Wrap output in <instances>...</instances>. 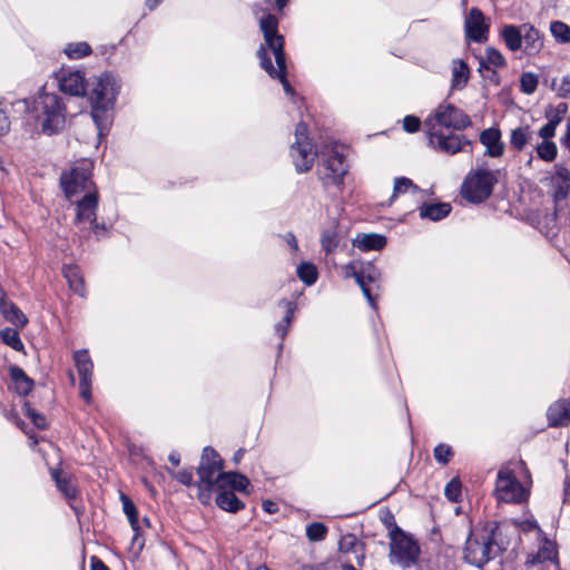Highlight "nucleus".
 <instances>
[{
  "mask_svg": "<svg viewBox=\"0 0 570 570\" xmlns=\"http://www.w3.org/2000/svg\"><path fill=\"white\" fill-rule=\"evenodd\" d=\"M63 51L71 59H80L90 55L91 48L87 42H77L69 43Z\"/></svg>",
  "mask_w": 570,
  "mask_h": 570,
  "instance_id": "nucleus-42",
  "label": "nucleus"
},
{
  "mask_svg": "<svg viewBox=\"0 0 570 570\" xmlns=\"http://www.w3.org/2000/svg\"><path fill=\"white\" fill-rule=\"evenodd\" d=\"M550 31L553 38L560 43L570 42V27L562 21H552L550 23Z\"/></svg>",
  "mask_w": 570,
  "mask_h": 570,
  "instance_id": "nucleus-38",
  "label": "nucleus"
},
{
  "mask_svg": "<svg viewBox=\"0 0 570 570\" xmlns=\"http://www.w3.org/2000/svg\"><path fill=\"white\" fill-rule=\"evenodd\" d=\"M298 278L307 286L313 285L317 281V269L314 264L303 262L297 266Z\"/></svg>",
  "mask_w": 570,
  "mask_h": 570,
  "instance_id": "nucleus-36",
  "label": "nucleus"
},
{
  "mask_svg": "<svg viewBox=\"0 0 570 570\" xmlns=\"http://www.w3.org/2000/svg\"><path fill=\"white\" fill-rule=\"evenodd\" d=\"M126 515H127V518L129 520V523H130L132 530L135 531V535L132 538V542L135 543L138 540V530H139L137 510L135 511L134 514L127 513Z\"/></svg>",
  "mask_w": 570,
  "mask_h": 570,
  "instance_id": "nucleus-59",
  "label": "nucleus"
},
{
  "mask_svg": "<svg viewBox=\"0 0 570 570\" xmlns=\"http://www.w3.org/2000/svg\"><path fill=\"white\" fill-rule=\"evenodd\" d=\"M489 23L478 8H471L464 22L466 38L474 42H484L488 39Z\"/></svg>",
  "mask_w": 570,
  "mask_h": 570,
  "instance_id": "nucleus-15",
  "label": "nucleus"
},
{
  "mask_svg": "<svg viewBox=\"0 0 570 570\" xmlns=\"http://www.w3.org/2000/svg\"><path fill=\"white\" fill-rule=\"evenodd\" d=\"M543 47V39L538 29L532 24H522V50L528 56H533L540 52Z\"/></svg>",
  "mask_w": 570,
  "mask_h": 570,
  "instance_id": "nucleus-21",
  "label": "nucleus"
},
{
  "mask_svg": "<svg viewBox=\"0 0 570 570\" xmlns=\"http://www.w3.org/2000/svg\"><path fill=\"white\" fill-rule=\"evenodd\" d=\"M59 89L70 96H83L86 94L85 73L80 70L62 69L58 75Z\"/></svg>",
  "mask_w": 570,
  "mask_h": 570,
  "instance_id": "nucleus-16",
  "label": "nucleus"
},
{
  "mask_svg": "<svg viewBox=\"0 0 570 570\" xmlns=\"http://www.w3.org/2000/svg\"><path fill=\"white\" fill-rule=\"evenodd\" d=\"M52 478L56 482L59 491L68 499H75L77 495V489L70 479L66 475H62L60 471L53 470Z\"/></svg>",
  "mask_w": 570,
  "mask_h": 570,
  "instance_id": "nucleus-34",
  "label": "nucleus"
},
{
  "mask_svg": "<svg viewBox=\"0 0 570 570\" xmlns=\"http://www.w3.org/2000/svg\"><path fill=\"white\" fill-rule=\"evenodd\" d=\"M309 140L307 137V125L303 121L298 122L295 129V141H306Z\"/></svg>",
  "mask_w": 570,
  "mask_h": 570,
  "instance_id": "nucleus-58",
  "label": "nucleus"
},
{
  "mask_svg": "<svg viewBox=\"0 0 570 570\" xmlns=\"http://www.w3.org/2000/svg\"><path fill=\"white\" fill-rule=\"evenodd\" d=\"M360 547L361 543L358 542L356 535L352 533L344 534L338 542L340 552L345 554L351 552L355 553L356 563L358 567H362L364 563V553H357Z\"/></svg>",
  "mask_w": 570,
  "mask_h": 570,
  "instance_id": "nucleus-30",
  "label": "nucleus"
},
{
  "mask_svg": "<svg viewBox=\"0 0 570 570\" xmlns=\"http://www.w3.org/2000/svg\"><path fill=\"white\" fill-rule=\"evenodd\" d=\"M515 524L522 532H530L534 530L537 531L538 538L544 535V532L542 531L538 522L533 519L515 522Z\"/></svg>",
  "mask_w": 570,
  "mask_h": 570,
  "instance_id": "nucleus-49",
  "label": "nucleus"
},
{
  "mask_svg": "<svg viewBox=\"0 0 570 570\" xmlns=\"http://www.w3.org/2000/svg\"><path fill=\"white\" fill-rule=\"evenodd\" d=\"M31 112L42 117V131L47 135L58 132L65 125V111L60 97L56 94L41 91L32 101Z\"/></svg>",
  "mask_w": 570,
  "mask_h": 570,
  "instance_id": "nucleus-4",
  "label": "nucleus"
},
{
  "mask_svg": "<svg viewBox=\"0 0 570 570\" xmlns=\"http://www.w3.org/2000/svg\"><path fill=\"white\" fill-rule=\"evenodd\" d=\"M390 539L391 561L403 568L415 564L420 554V547L413 537L395 525L390 532Z\"/></svg>",
  "mask_w": 570,
  "mask_h": 570,
  "instance_id": "nucleus-9",
  "label": "nucleus"
},
{
  "mask_svg": "<svg viewBox=\"0 0 570 570\" xmlns=\"http://www.w3.org/2000/svg\"><path fill=\"white\" fill-rule=\"evenodd\" d=\"M29 417L31 419L32 423L39 428L45 429L46 428V419L43 415L36 413L35 411L29 412Z\"/></svg>",
  "mask_w": 570,
  "mask_h": 570,
  "instance_id": "nucleus-61",
  "label": "nucleus"
},
{
  "mask_svg": "<svg viewBox=\"0 0 570 570\" xmlns=\"http://www.w3.org/2000/svg\"><path fill=\"white\" fill-rule=\"evenodd\" d=\"M171 475L184 485H191L193 483V471L190 469H184L178 472H170Z\"/></svg>",
  "mask_w": 570,
  "mask_h": 570,
  "instance_id": "nucleus-53",
  "label": "nucleus"
},
{
  "mask_svg": "<svg viewBox=\"0 0 570 570\" xmlns=\"http://www.w3.org/2000/svg\"><path fill=\"white\" fill-rule=\"evenodd\" d=\"M429 144L432 148L448 155H454L463 150L464 146H470L471 141L463 135H456L452 131L439 130L432 127L431 131H425Z\"/></svg>",
  "mask_w": 570,
  "mask_h": 570,
  "instance_id": "nucleus-11",
  "label": "nucleus"
},
{
  "mask_svg": "<svg viewBox=\"0 0 570 570\" xmlns=\"http://www.w3.org/2000/svg\"><path fill=\"white\" fill-rule=\"evenodd\" d=\"M480 141L485 146V155L489 157H501L504 145L501 141V131L498 128H488L480 134Z\"/></svg>",
  "mask_w": 570,
  "mask_h": 570,
  "instance_id": "nucleus-19",
  "label": "nucleus"
},
{
  "mask_svg": "<svg viewBox=\"0 0 570 570\" xmlns=\"http://www.w3.org/2000/svg\"><path fill=\"white\" fill-rule=\"evenodd\" d=\"M62 273L70 289L79 296H85V284L79 268L71 265L63 266Z\"/></svg>",
  "mask_w": 570,
  "mask_h": 570,
  "instance_id": "nucleus-31",
  "label": "nucleus"
},
{
  "mask_svg": "<svg viewBox=\"0 0 570 570\" xmlns=\"http://www.w3.org/2000/svg\"><path fill=\"white\" fill-rule=\"evenodd\" d=\"M122 510L125 514L131 513L134 514L137 510L134 502L125 494H121Z\"/></svg>",
  "mask_w": 570,
  "mask_h": 570,
  "instance_id": "nucleus-62",
  "label": "nucleus"
},
{
  "mask_svg": "<svg viewBox=\"0 0 570 570\" xmlns=\"http://www.w3.org/2000/svg\"><path fill=\"white\" fill-rule=\"evenodd\" d=\"M470 77L468 65L463 60H454L452 66L451 85L454 89H462L466 86Z\"/></svg>",
  "mask_w": 570,
  "mask_h": 570,
  "instance_id": "nucleus-33",
  "label": "nucleus"
},
{
  "mask_svg": "<svg viewBox=\"0 0 570 570\" xmlns=\"http://www.w3.org/2000/svg\"><path fill=\"white\" fill-rule=\"evenodd\" d=\"M321 244L325 252L331 253L338 244L335 230H324L321 237Z\"/></svg>",
  "mask_w": 570,
  "mask_h": 570,
  "instance_id": "nucleus-46",
  "label": "nucleus"
},
{
  "mask_svg": "<svg viewBox=\"0 0 570 570\" xmlns=\"http://www.w3.org/2000/svg\"><path fill=\"white\" fill-rule=\"evenodd\" d=\"M73 361L80 380H91L94 364L88 350H79L73 353Z\"/></svg>",
  "mask_w": 570,
  "mask_h": 570,
  "instance_id": "nucleus-28",
  "label": "nucleus"
},
{
  "mask_svg": "<svg viewBox=\"0 0 570 570\" xmlns=\"http://www.w3.org/2000/svg\"><path fill=\"white\" fill-rule=\"evenodd\" d=\"M358 286L361 287L363 295L370 303V305L375 308V297L372 294V288L370 284H377L381 279V272L379 268L371 262H361V267L358 271Z\"/></svg>",
  "mask_w": 570,
  "mask_h": 570,
  "instance_id": "nucleus-18",
  "label": "nucleus"
},
{
  "mask_svg": "<svg viewBox=\"0 0 570 570\" xmlns=\"http://www.w3.org/2000/svg\"><path fill=\"white\" fill-rule=\"evenodd\" d=\"M556 168H557V171H556L554 179L557 180V184H558L557 195L564 197L567 194V190L570 187V170H568L566 167L559 166V165H557Z\"/></svg>",
  "mask_w": 570,
  "mask_h": 570,
  "instance_id": "nucleus-39",
  "label": "nucleus"
},
{
  "mask_svg": "<svg viewBox=\"0 0 570 570\" xmlns=\"http://www.w3.org/2000/svg\"><path fill=\"white\" fill-rule=\"evenodd\" d=\"M1 341L13 348L17 352H21L23 350V343L19 336V332L11 327H6L0 331Z\"/></svg>",
  "mask_w": 570,
  "mask_h": 570,
  "instance_id": "nucleus-37",
  "label": "nucleus"
},
{
  "mask_svg": "<svg viewBox=\"0 0 570 570\" xmlns=\"http://www.w3.org/2000/svg\"><path fill=\"white\" fill-rule=\"evenodd\" d=\"M563 142H564L566 147L570 150V117L567 120V131L564 135Z\"/></svg>",
  "mask_w": 570,
  "mask_h": 570,
  "instance_id": "nucleus-64",
  "label": "nucleus"
},
{
  "mask_svg": "<svg viewBox=\"0 0 570 570\" xmlns=\"http://www.w3.org/2000/svg\"><path fill=\"white\" fill-rule=\"evenodd\" d=\"M568 111V105L566 102H560L557 106H549L546 109V118L548 121L558 126Z\"/></svg>",
  "mask_w": 570,
  "mask_h": 570,
  "instance_id": "nucleus-41",
  "label": "nucleus"
},
{
  "mask_svg": "<svg viewBox=\"0 0 570 570\" xmlns=\"http://www.w3.org/2000/svg\"><path fill=\"white\" fill-rule=\"evenodd\" d=\"M259 27L265 40V46H261L257 51L261 66L272 78L279 79L284 90L292 95L293 88L286 79L284 39L277 33L278 21L268 13L261 19Z\"/></svg>",
  "mask_w": 570,
  "mask_h": 570,
  "instance_id": "nucleus-2",
  "label": "nucleus"
},
{
  "mask_svg": "<svg viewBox=\"0 0 570 570\" xmlns=\"http://www.w3.org/2000/svg\"><path fill=\"white\" fill-rule=\"evenodd\" d=\"M80 396L89 403L91 401V380H80L79 382Z\"/></svg>",
  "mask_w": 570,
  "mask_h": 570,
  "instance_id": "nucleus-57",
  "label": "nucleus"
},
{
  "mask_svg": "<svg viewBox=\"0 0 570 570\" xmlns=\"http://www.w3.org/2000/svg\"><path fill=\"white\" fill-rule=\"evenodd\" d=\"M292 316H293L292 303H287L286 315H285L284 320L282 321V323L276 325V331L279 334L282 340L286 335L287 327L292 321Z\"/></svg>",
  "mask_w": 570,
  "mask_h": 570,
  "instance_id": "nucleus-52",
  "label": "nucleus"
},
{
  "mask_svg": "<svg viewBox=\"0 0 570 570\" xmlns=\"http://www.w3.org/2000/svg\"><path fill=\"white\" fill-rule=\"evenodd\" d=\"M445 497L452 501L458 502L461 497V483L456 479H452L445 487Z\"/></svg>",
  "mask_w": 570,
  "mask_h": 570,
  "instance_id": "nucleus-47",
  "label": "nucleus"
},
{
  "mask_svg": "<svg viewBox=\"0 0 570 570\" xmlns=\"http://www.w3.org/2000/svg\"><path fill=\"white\" fill-rule=\"evenodd\" d=\"M550 426H564L570 423V399H562L550 405L547 413Z\"/></svg>",
  "mask_w": 570,
  "mask_h": 570,
  "instance_id": "nucleus-20",
  "label": "nucleus"
},
{
  "mask_svg": "<svg viewBox=\"0 0 570 570\" xmlns=\"http://www.w3.org/2000/svg\"><path fill=\"white\" fill-rule=\"evenodd\" d=\"M223 472V461L213 448H205L197 468L199 499L205 502L214 488H218Z\"/></svg>",
  "mask_w": 570,
  "mask_h": 570,
  "instance_id": "nucleus-5",
  "label": "nucleus"
},
{
  "mask_svg": "<svg viewBox=\"0 0 570 570\" xmlns=\"http://www.w3.org/2000/svg\"><path fill=\"white\" fill-rule=\"evenodd\" d=\"M2 316L18 328H23L28 324V318L23 312L12 302L0 308Z\"/></svg>",
  "mask_w": 570,
  "mask_h": 570,
  "instance_id": "nucleus-32",
  "label": "nucleus"
},
{
  "mask_svg": "<svg viewBox=\"0 0 570 570\" xmlns=\"http://www.w3.org/2000/svg\"><path fill=\"white\" fill-rule=\"evenodd\" d=\"M538 83V76L532 72H524L520 78L521 91L527 95L533 94L537 90Z\"/></svg>",
  "mask_w": 570,
  "mask_h": 570,
  "instance_id": "nucleus-43",
  "label": "nucleus"
},
{
  "mask_svg": "<svg viewBox=\"0 0 570 570\" xmlns=\"http://www.w3.org/2000/svg\"><path fill=\"white\" fill-rule=\"evenodd\" d=\"M557 127L558 126L548 121L539 129V136L543 139V141H551L550 139L554 137Z\"/></svg>",
  "mask_w": 570,
  "mask_h": 570,
  "instance_id": "nucleus-55",
  "label": "nucleus"
},
{
  "mask_svg": "<svg viewBox=\"0 0 570 570\" xmlns=\"http://www.w3.org/2000/svg\"><path fill=\"white\" fill-rule=\"evenodd\" d=\"M531 138L529 126L518 127L511 131L510 145L515 150H522Z\"/></svg>",
  "mask_w": 570,
  "mask_h": 570,
  "instance_id": "nucleus-35",
  "label": "nucleus"
},
{
  "mask_svg": "<svg viewBox=\"0 0 570 570\" xmlns=\"http://www.w3.org/2000/svg\"><path fill=\"white\" fill-rule=\"evenodd\" d=\"M91 570H109L108 567L98 558H91Z\"/></svg>",
  "mask_w": 570,
  "mask_h": 570,
  "instance_id": "nucleus-63",
  "label": "nucleus"
},
{
  "mask_svg": "<svg viewBox=\"0 0 570 570\" xmlns=\"http://www.w3.org/2000/svg\"><path fill=\"white\" fill-rule=\"evenodd\" d=\"M118 85L114 76L104 75L99 77L89 94L91 102V117L101 134L104 125L107 122V111L112 108Z\"/></svg>",
  "mask_w": 570,
  "mask_h": 570,
  "instance_id": "nucleus-3",
  "label": "nucleus"
},
{
  "mask_svg": "<svg viewBox=\"0 0 570 570\" xmlns=\"http://www.w3.org/2000/svg\"><path fill=\"white\" fill-rule=\"evenodd\" d=\"M98 206V197L96 191H88L80 200L77 202L75 224L80 226L89 224V229L95 234L104 230L105 227L97 223L96 210Z\"/></svg>",
  "mask_w": 570,
  "mask_h": 570,
  "instance_id": "nucleus-13",
  "label": "nucleus"
},
{
  "mask_svg": "<svg viewBox=\"0 0 570 570\" xmlns=\"http://www.w3.org/2000/svg\"><path fill=\"white\" fill-rule=\"evenodd\" d=\"M9 372L11 380L16 384L17 392L23 396L28 395L33 389V381L17 365H12Z\"/></svg>",
  "mask_w": 570,
  "mask_h": 570,
  "instance_id": "nucleus-27",
  "label": "nucleus"
},
{
  "mask_svg": "<svg viewBox=\"0 0 570 570\" xmlns=\"http://www.w3.org/2000/svg\"><path fill=\"white\" fill-rule=\"evenodd\" d=\"M347 169L348 166L345 161L344 155L334 149L331 155L318 163L316 175L325 190L331 188L341 190Z\"/></svg>",
  "mask_w": 570,
  "mask_h": 570,
  "instance_id": "nucleus-7",
  "label": "nucleus"
},
{
  "mask_svg": "<svg viewBox=\"0 0 570 570\" xmlns=\"http://www.w3.org/2000/svg\"><path fill=\"white\" fill-rule=\"evenodd\" d=\"M249 485V480L244 474L237 472H226L219 478V485L217 490H228L246 492Z\"/></svg>",
  "mask_w": 570,
  "mask_h": 570,
  "instance_id": "nucleus-22",
  "label": "nucleus"
},
{
  "mask_svg": "<svg viewBox=\"0 0 570 570\" xmlns=\"http://www.w3.org/2000/svg\"><path fill=\"white\" fill-rule=\"evenodd\" d=\"M360 267H361V261H353V262L344 265L342 267L343 272H344V277L345 278L353 277L355 279V282L358 284V278H360L358 271H360Z\"/></svg>",
  "mask_w": 570,
  "mask_h": 570,
  "instance_id": "nucleus-51",
  "label": "nucleus"
},
{
  "mask_svg": "<svg viewBox=\"0 0 570 570\" xmlns=\"http://www.w3.org/2000/svg\"><path fill=\"white\" fill-rule=\"evenodd\" d=\"M537 155L544 161H553L558 155L557 145L553 141H542L537 147Z\"/></svg>",
  "mask_w": 570,
  "mask_h": 570,
  "instance_id": "nucleus-40",
  "label": "nucleus"
},
{
  "mask_svg": "<svg viewBox=\"0 0 570 570\" xmlns=\"http://www.w3.org/2000/svg\"><path fill=\"white\" fill-rule=\"evenodd\" d=\"M291 156L297 173L308 171L314 164L316 151L311 140L293 142Z\"/></svg>",
  "mask_w": 570,
  "mask_h": 570,
  "instance_id": "nucleus-17",
  "label": "nucleus"
},
{
  "mask_svg": "<svg viewBox=\"0 0 570 570\" xmlns=\"http://www.w3.org/2000/svg\"><path fill=\"white\" fill-rule=\"evenodd\" d=\"M510 527L490 521L471 529L463 548V559L479 569L500 556L510 544Z\"/></svg>",
  "mask_w": 570,
  "mask_h": 570,
  "instance_id": "nucleus-1",
  "label": "nucleus"
},
{
  "mask_svg": "<svg viewBox=\"0 0 570 570\" xmlns=\"http://www.w3.org/2000/svg\"><path fill=\"white\" fill-rule=\"evenodd\" d=\"M216 504L227 512H238L244 509L245 504L230 490H219L215 500Z\"/></svg>",
  "mask_w": 570,
  "mask_h": 570,
  "instance_id": "nucleus-26",
  "label": "nucleus"
},
{
  "mask_svg": "<svg viewBox=\"0 0 570 570\" xmlns=\"http://www.w3.org/2000/svg\"><path fill=\"white\" fill-rule=\"evenodd\" d=\"M471 124L470 117L451 104L439 105L433 114L424 120L425 131H431L432 127L445 131L464 130Z\"/></svg>",
  "mask_w": 570,
  "mask_h": 570,
  "instance_id": "nucleus-6",
  "label": "nucleus"
},
{
  "mask_svg": "<svg viewBox=\"0 0 570 570\" xmlns=\"http://www.w3.org/2000/svg\"><path fill=\"white\" fill-rule=\"evenodd\" d=\"M494 492L499 501L507 503H521L528 497L527 490L508 468L499 470Z\"/></svg>",
  "mask_w": 570,
  "mask_h": 570,
  "instance_id": "nucleus-10",
  "label": "nucleus"
},
{
  "mask_svg": "<svg viewBox=\"0 0 570 570\" xmlns=\"http://www.w3.org/2000/svg\"><path fill=\"white\" fill-rule=\"evenodd\" d=\"M500 36L510 51H517L522 48V24H505L502 27Z\"/></svg>",
  "mask_w": 570,
  "mask_h": 570,
  "instance_id": "nucleus-24",
  "label": "nucleus"
},
{
  "mask_svg": "<svg viewBox=\"0 0 570 570\" xmlns=\"http://www.w3.org/2000/svg\"><path fill=\"white\" fill-rule=\"evenodd\" d=\"M10 129V119L6 108L0 104V136L6 135Z\"/></svg>",
  "mask_w": 570,
  "mask_h": 570,
  "instance_id": "nucleus-56",
  "label": "nucleus"
},
{
  "mask_svg": "<svg viewBox=\"0 0 570 570\" xmlns=\"http://www.w3.org/2000/svg\"><path fill=\"white\" fill-rule=\"evenodd\" d=\"M552 85L559 97L567 98L570 95V76H563L558 85L553 80Z\"/></svg>",
  "mask_w": 570,
  "mask_h": 570,
  "instance_id": "nucleus-50",
  "label": "nucleus"
},
{
  "mask_svg": "<svg viewBox=\"0 0 570 570\" xmlns=\"http://www.w3.org/2000/svg\"><path fill=\"white\" fill-rule=\"evenodd\" d=\"M434 458L439 463L446 464L452 456V450L449 445L439 444L434 448Z\"/></svg>",
  "mask_w": 570,
  "mask_h": 570,
  "instance_id": "nucleus-48",
  "label": "nucleus"
},
{
  "mask_svg": "<svg viewBox=\"0 0 570 570\" xmlns=\"http://www.w3.org/2000/svg\"><path fill=\"white\" fill-rule=\"evenodd\" d=\"M505 63V59L499 50L492 47H488L485 49V57L481 58L479 61V70H491L492 73L495 76V71L492 70L491 68H501L504 67Z\"/></svg>",
  "mask_w": 570,
  "mask_h": 570,
  "instance_id": "nucleus-29",
  "label": "nucleus"
},
{
  "mask_svg": "<svg viewBox=\"0 0 570 570\" xmlns=\"http://www.w3.org/2000/svg\"><path fill=\"white\" fill-rule=\"evenodd\" d=\"M327 528L321 522H313L306 528V535L311 541H321L325 538Z\"/></svg>",
  "mask_w": 570,
  "mask_h": 570,
  "instance_id": "nucleus-44",
  "label": "nucleus"
},
{
  "mask_svg": "<svg viewBox=\"0 0 570 570\" xmlns=\"http://www.w3.org/2000/svg\"><path fill=\"white\" fill-rule=\"evenodd\" d=\"M539 547L537 552L529 553L525 560L527 567H537L539 564L552 566L556 570L559 568L558 549L554 541L544 535L538 538Z\"/></svg>",
  "mask_w": 570,
  "mask_h": 570,
  "instance_id": "nucleus-14",
  "label": "nucleus"
},
{
  "mask_svg": "<svg viewBox=\"0 0 570 570\" xmlns=\"http://www.w3.org/2000/svg\"><path fill=\"white\" fill-rule=\"evenodd\" d=\"M421 121L415 116H406L403 119V128L407 132H416L420 129Z\"/></svg>",
  "mask_w": 570,
  "mask_h": 570,
  "instance_id": "nucleus-54",
  "label": "nucleus"
},
{
  "mask_svg": "<svg viewBox=\"0 0 570 570\" xmlns=\"http://www.w3.org/2000/svg\"><path fill=\"white\" fill-rule=\"evenodd\" d=\"M419 212L421 218L438 222L451 213V205L449 203L423 204Z\"/></svg>",
  "mask_w": 570,
  "mask_h": 570,
  "instance_id": "nucleus-25",
  "label": "nucleus"
},
{
  "mask_svg": "<svg viewBox=\"0 0 570 570\" xmlns=\"http://www.w3.org/2000/svg\"><path fill=\"white\" fill-rule=\"evenodd\" d=\"M498 183L495 171L479 169L466 176L461 187V195L470 203H481L488 199Z\"/></svg>",
  "mask_w": 570,
  "mask_h": 570,
  "instance_id": "nucleus-8",
  "label": "nucleus"
},
{
  "mask_svg": "<svg viewBox=\"0 0 570 570\" xmlns=\"http://www.w3.org/2000/svg\"><path fill=\"white\" fill-rule=\"evenodd\" d=\"M126 515H127V518L129 520V523H130L132 530L135 531V535L132 538V542L135 543L138 540V530H139L137 510L135 511L134 514L127 513Z\"/></svg>",
  "mask_w": 570,
  "mask_h": 570,
  "instance_id": "nucleus-60",
  "label": "nucleus"
},
{
  "mask_svg": "<svg viewBox=\"0 0 570 570\" xmlns=\"http://www.w3.org/2000/svg\"><path fill=\"white\" fill-rule=\"evenodd\" d=\"M386 244V238L380 234H358L353 240L354 247L361 250H380Z\"/></svg>",
  "mask_w": 570,
  "mask_h": 570,
  "instance_id": "nucleus-23",
  "label": "nucleus"
},
{
  "mask_svg": "<svg viewBox=\"0 0 570 570\" xmlns=\"http://www.w3.org/2000/svg\"><path fill=\"white\" fill-rule=\"evenodd\" d=\"M411 188L415 191L419 190V187L414 185L411 179L406 177L395 178L392 199L395 198L399 194H403Z\"/></svg>",
  "mask_w": 570,
  "mask_h": 570,
  "instance_id": "nucleus-45",
  "label": "nucleus"
},
{
  "mask_svg": "<svg viewBox=\"0 0 570 570\" xmlns=\"http://www.w3.org/2000/svg\"><path fill=\"white\" fill-rule=\"evenodd\" d=\"M91 170L90 166L83 164L81 166L73 167L70 171L63 173L60 177V185L67 196L71 198L80 191L87 190L91 186Z\"/></svg>",
  "mask_w": 570,
  "mask_h": 570,
  "instance_id": "nucleus-12",
  "label": "nucleus"
}]
</instances>
